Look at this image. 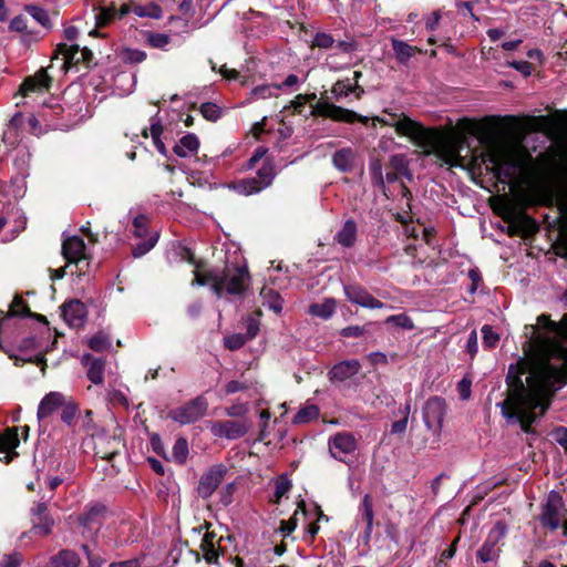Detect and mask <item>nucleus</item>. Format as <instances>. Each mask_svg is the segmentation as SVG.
<instances>
[{
	"label": "nucleus",
	"mask_w": 567,
	"mask_h": 567,
	"mask_svg": "<svg viewBox=\"0 0 567 567\" xmlns=\"http://www.w3.org/2000/svg\"><path fill=\"white\" fill-rule=\"evenodd\" d=\"M333 42L334 41H333L332 37L324 32L317 33L313 39V45L321 48V49L331 48Z\"/></svg>",
	"instance_id": "nucleus-54"
},
{
	"label": "nucleus",
	"mask_w": 567,
	"mask_h": 567,
	"mask_svg": "<svg viewBox=\"0 0 567 567\" xmlns=\"http://www.w3.org/2000/svg\"><path fill=\"white\" fill-rule=\"evenodd\" d=\"M146 43L152 48L165 50L171 43V38L165 33L148 32L146 34Z\"/></svg>",
	"instance_id": "nucleus-36"
},
{
	"label": "nucleus",
	"mask_w": 567,
	"mask_h": 567,
	"mask_svg": "<svg viewBox=\"0 0 567 567\" xmlns=\"http://www.w3.org/2000/svg\"><path fill=\"white\" fill-rule=\"evenodd\" d=\"M290 487V480L286 475L279 476L275 483V502L279 503L281 497L289 492Z\"/></svg>",
	"instance_id": "nucleus-43"
},
{
	"label": "nucleus",
	"mask_w": 567,
	"mask_h": 567,
	"mask_svg": "<svg viewBox=\"0 0 567 567\" xmlns=\"http://www.w3.org/2000/svg\"><path fill=\"white\" fill-rule=\"evenodd\" d=\"M337 240L346 247H350L354 244V224L352 220H348L344 224L343 228L337 235Z\"/></svg>",
	"instance_id": "nucleus-35"
},
{
	"label": "nucleus",
	"mask_w": 567,
	"mask_h": 567,
	"mask_svg": "<svg viewBox=\"0 0 567 567\" xmlns=\"http://www.w3.org/2000/svg\"><path fill=\"white\" fill-rule=\"evenodd\" d=\"M62 255L68 262H80L85 258V243L78 236L66 238L62 244Z\"/></svg>",
	"instance_id": "nucleus-15"
},
{
	"label": "nucleus",
	"mask_w": 567,
	"mask_h": 567,
	"mask_svg": "<svg viewBox=\"0 0 567 567\" xmlns=\"http://www.w3.org/2000/svg\"><path fill=\"white\" fill-rule=\"evenodd\" d=\"M319 416V409L315 404L301 408L293 417L295 424H306Z\"/></svg>",
	"instance_id": "nucleus-31"
},
{
	"label": "nucleus",
	"mask_w": 567,
	"mask_h": 567,
	"mask_svg": "<svg viewBox=\"0 0 567 567\" xmlns=\"http://www.w3.org/2000/svg\"><path fill=\"white\" fill-rule=\"evenodd\" d=\"M82 549L86 554L90 567H102L104 565V560L101 557L92 555L87 545H83Z\"/></svg>",
	"instance_id": "nucleus-61"
},
{
	"label": "nucleus",
	"mask_w": 567,
	"mask_h": 567,
	"mask_svg": "<svg viewBox=\"0 0 567 567\" xmlns=\"http://www.w3.org/2000/svg\"><path fill=\"white\" fill-rule=\"evenodd\" d=\"M532 156L514 146H499L488 153V162L502 182H516L526 171Z\"/></svg>",
	"instance_id": "nucleus-4"
},
{
	"label": "nucleus",
	"mask_w": 567,
	"mask_h": 567,
	"mask_svg": "<svg viewBox=\"0 0 567 567\" xmlns=\"http://www.w3.org/2000/svg\"><path fill=\"white\" fill-rule=\"evenodd\" d=\"M202 115L212 122L217 121L221 115V109L212 102H206L200 105Z\"/></svg>",
	"instance_id": "nucleus-42"
},
{
	"label": "nucleus",
	"mask_w": 567,
	"mask_h": 567,
	"mask_svg": "<svg viewBox=\"0 0 567 567\" xmlns=\"http://www.w3.org/2000/svg\"><path fill=\"white\" fill-rule=\"evenodd\" d=\"M19 445L17 429H9L0 436V460L10 463L18 453L14 451Z\"/></svg>",
	"instance_id": "nucleus-16"
},
{
	"label": "nucleus",
	"mask_w": 567,
	"mask_h": 567,
	"mask_svg": "<svg viewBox=\"0 0 567 567\" xmlns=\"http://www.w3.org/2000/svg\"><path fill=\"white\" fill-rule=\"evenodd\" d=\"M110 346L111 340L102 332L96 333L89 340V347L96 352L105 351Z\"/></svg>",
	"instance_id": "nucleus-40"
},
{
	"label": "nucleus",
	"mask_w": 567,
	"mask_h": 567,
	"mask_svg": "<svg viewBox=\"0 0 567 567\" xmlns=\"http://www.w3.org/2000/svg\"><path fill=\"white\" fill-rule=\"evenodd\" d=\"M275 177L271 163L265 162L254 177L245 178L235 185V189L243 195H251L268 187Z\"/></svg>",
	"instance_id": "nucleus-8"
},
{
	"label": "nucleus",
	"mask_w": 567,
	"mask_h": 567,
	"mask_svg": "<svg viewBox=\"0 0 567 567\" xmlns=\"http://www.w3.org/2000/svg\"><path fill=\"white\" fill-rule=\"evenodd\" d=\"M61 408V420L65 424L72 425L78 413V405L73 401H64V405Z\"/></svg>",
	"instance_id": "nucleus-45"
},
{
	"label": "nucleus",
	"mask_w": 567,
	"mask_h": 567,
	"mask_svg": "<svg viewBox=\"0 0 567 567\" xmlns=\"http://www.w3.org/2000/svg\"><path fill=\"white\" fill-rule=\"evenodd\" d=\"M539 520L544 527L550 530L563 527L564 534L567 535V508L557 492L549 493L546 503L543 505Z\"/></svg>",
	"instance_id": "nucleus-6"
},
{
	"label": "nucleus",
	"mask_w": 567,
	"mask_h": 567,
	"mask_svg": "<svg viewBox=\"0 0 567 567\" xmlns=\"http://www.w3.org/2000/svg\"><path fill=\"white\" fill-rule=\"evenodd\" d=\"M481 332L483 337V344L485 348L492 349L498 343L499 336L493 330L491 326H483Z\"/></svg>",
	"instance_id": "nucleus-44"
},
{
	"label": "nucleus",
	"mask_w": 567,
	"mask_h": 567,
	"mask_svg": "<svg viewBox=\"0 0 567 567\" xmlns=\"http://www.w3.org/2000/svg\"><path fill=\"white\" fill-rule=\"evenodd\" d=\"M247 338L243 334H231L224 339L225 347L229 350H238L246 343Z\"/></svg>",
	"instance_id": "nucleus-50"
},
{
	"label": "nucleus",
	"mask_w": 567,
	"mask_h": 567,
	"mask_svg": "<svg viewBox=\"0 0 567 567\" xmlns=\"http://www.w3.org/2000/svg\"><path fill=\"white\" fill-rule=\"evenodd\" d=\"M508 65L522 73L524 76H529L533 72L532 63L527 61H512L508 62Z\"/></svg>",
	"instance_id": "nucleus-56"
},
{
	"label": "nucleus",
	"mask_w": 567,
	"mask_h": 567,
	"mask_svg": "<svg viewBox=\"0 0 567 567\" xmlns=\"http://www.w3.org/2000/svg\"><path fill=\"white\" fill-rule=\"evenodd\" d=\"M305 80L296 74H289L280 84H277L278 90L297 91Z\"/></svg>",
	"instance_id": "nucleus-49"
},
{
	"label": "nucleus",
	"mask_w": 567,
	"mask_h": 567,
	"mask_svg": "<svg viewBox=\"0 0 567 567\" xmlns=\"http://www.w3.org/2000/svg\"><path fill=\"white\" fill-rule=\"evenodd\" d=\"M333 164L341 172H351L354 166V152L350 147L338 150L333 155Z\"/></svg>",
	"instance_id": "nucleus-25"
},
{
	"label": "nucleus",
	"mask_w": 567,
	"mask_h": 567,
	"mask_svg": "<svg viewBox=\"0 0 567 567\" xmlns=\"http://www.w3.org/2000/svg\"><path fill=\"white\" fill-rule=\"evenodd\" d=\"M199 141L195 134H187L183 136L178 143L175 144L173 151L179 157H187L198 151Z\"/></svg>",
	"instance_id": "nucleus-23"
},
{
	"label": "nucleus",
	"mask_w": 567,
	"mask_h": 567,
	"mask_svg": "<svg viewBox=\"0 0 567 567\" xmlns=\"http://www.w3.org/2000/svg\"><path fill=\"white\" fill-rule=\"evenodd\" d=\"M392 48L400 62H406L416 52L414 47L401 40H393Z\"/></svg>",
	"instance_id": "nucleus-33"
},
{
	"label": "nucleus",
	"mask_w": 567,
	"mask_h": 567,
	"mask_svg": "<svg viewBox=\"0 0 567 567\" xmlns=\"http://www.w3.org/2000/svg\"><path fill=\"white\" fill-rule=\"evenodd\" d=\"M59 54H62L64 58V63H79L81 61H87L92 55L91 51L86 48L80 50L78 44H65L61 43L56 49Z\"/></svg>",
	"instance_id": "nucleus-20"
},
{
	"label": "nucleus",
	"mask_w": 567,
	"mask_h": 567,
	"mask_svg": "<svg viewBox=\"0 0 567 567\" xmlns=\"http://www.w3.org/2000/svg\"><path fill=\"white\" fill-rule=\"evenodd\" d=\"M370 171L377 184L384 186L385 183L391 184L401 181L403 177L388 165L385 168V176L382 173V165L379 161H372Z\"/></svg>",
	"instance_id": "nucleus-22"
},
{
	"label": "nucleus",
	"mask_w": 567,
	"mask_h": 567,
	"mask_svg": "<svg viewBox=\"0 0 567 567\" xmlns=\"http://www.w3.org/2000/svg\"><path fill=\"white\" fill-rule=\"evenodd\" d=\"M245 389H247V385L245 383L236 381V380H233V381H229L225 385V393L226 394H234V393L243 391Z\"/></svg>",
	"instance_id": "nucleus-63"
},
{
	"label": "nucleus",
	"mask_w": 567,
	"mask_h": 567,
	"mask_svg": "<svg viewBox=\"0 0 567 567\" xmlns=\"http://www.w3.org/2000/svg\"><path fill=\"white\" fill-rule=\"evenodd\" d=\"M297 527V520L295 517L289 518L288 520H282L280 525V532L282 536L290 535Z\"/></svg>",
	"instance_id": "nucleus-60"
},
{
	"label": "nucleus",
	"mask_w": 567,
	"mask_h": 567,
	"mask_svg": "<svg viewBox=\"0 0 567 567\" xmlns=\"http://www.w3.org/2000/svg\"><path fill=\"white\" fill-rule=\"evenodd\" d=\"M144 560L145 554H142L138 557L132 559L111 563L109 567H142Z\"/></svg>",
	"instance_id": "nucleus-52"
},
{
	"label": "nucleus",
	"mask_w": 567,
	"mask_h": 567,
	"mask_svg": "<svg viewBox=\"0 0 567 567\" xmlns=\"http://www.w3.org/2000/svg\"><path fill=\"white\" fill-rule=\"evenodd\" d=\"M445 414V401L442 398H430L423 408V421L429 430L441 429Z\"/></svg>",
	"instance_id": "nucleus-12"
},
{
	"label": "nucleus",
	"mask_w": 567,
	"mask_h": 567,
	"mask_svg": "<svg viewBox=\"0 0 567 567\" xmlns=\"http://www.w3.org/2000/svg\"><path fill=\"white\" fill-rule=\"evenodd\" d=\"M226 467L221 464L210 467L202 477L197 487L200 497L208 498L224 480Z\"/></svg>",
	"instance_id": "nucleus-13"
},
{
	"label": "nucleus",
	"mask_w": 567,
	"mask_h": 567,
	"mask_svg": "<svg viewBox=\"0 0 567 567\" xmlns=\"http://www.w3.org/2000/svg\"><path fill=\"white\" fill-rule=\"evenodd\" d=\"M104 513L105 507L103 505H93L80 516L79 522L83 527L90 530H97Z\"/></svg>",
	"instance_id": "nucleus-21"
},
{
	"label": "nucleus",
	"mask_w": 567,
	"mask_h": 567,
	"mask_svg": "<svg viewBox=\"0 0 567 567\" xmlns=\"http://www.w3.org/2000/svg\"><path fill=\"white\" fill-rule=\"evenodd\" d=\"M555 441L567 451V429L558 427L554 432Z\"/></svg>",
	"instance_id": "nucleus-64"
},
{
	"label": "nucleus",
	"mask_w": 567,
	"mask_h": 567,
	"mask_svg": "<svg viewBox=\"0 0 567 567\" xmlns=\"http://www.w3.org/2000/svg\"><path fill=\"white\" fill-rule=\"evenodd\" d=\"M194 274L193 286L210 284L213 291L218 297H221L225 292L228 295H241L249 280L246 265L239 264H226L223 269H212L206 274L194 270Z\"/></svg>",
	"instance_id": "nucleus-2"
},
{
	"label": "nucleus",
	"mask_w": 567,
	"mask_h": 567,
	"mask_svg": "<svg viewBox=\"0 0 567 567\" xmlns=\"http://www.w3.org/2000/svg\"><path fill=\"white\" fill-rule=\"evenodd\" d=\"M25 12L32 17L40 25H42L45 29L51 28V20L48 14V12L38 6L34 4H27L24 7Z\"/></svg>",
	"instance_id": "nucleus-30"
},
{
	"label": "nucleus",
	"mask_w": 567,
	"mask_h": 567,
	"mask_svg": "<svg viewBox=\"0 0 567 567\" xmlns=\"http://www.w3.org/2000/svg\"><path fill=\"white\" fill-rule=\"evenodd\" d=\"M331 456L343 463H351L354 458V436L351 433L340 432L331 436L328 442Z\"/></svg>",
	"instance_id": "nucleus-10"
},
{
	"label": "nucleus",
	"mask_w": 567,
	"mask_h": 567,
	"mask_svg": "<svg viewBox=\"0 0 567 567\" xmlns=\"http://www.w3.org/2000/svg\"><path fill=\"white\" fill-rule=\"evenodd\" d=\"M317 100L316 93L311 94H298L295 100L291 102L293 110L298 113H302V110L307 103H310V114L313 116H322L328 117L334 121L348 122L352 123L354 121V112L343 109L341 106L334 105L328 101L319 100L315 104L313 101Z\"/></svg>",
	"instance_id": "nucleus-5"
},
{
	"label": "nucleus",
	"mask_w": 567,
	"mask_h": 567,
	"mask_svg": "<svg viewBox=\"0 0 567 567\" xmlns=\"http://www.w3.org/2000/svg\"><path fill=\"white\" fill-rule=\"evenodd\" d=\"M525 330L523 349L528 359L509 365L507 398L497 406L506 420L519 422L528 432L548 409L555 391L567 382V315L555 322L543 313Z\"/></svg>",
	"instance_id": "nucleus-1"
},
{
	"label": "nucleus",
	"mask_w": 567,
	"mask_h": 567,
	"mask_svg": "<svg viewBox=\"0 0 567 567\" xmlns=\"http://www.w3.org/2000/svg\"><path fill=\"white\" fill-rule=\"evenodd\" d=\"M330 379L334 383H343L354 375L353 361H343L336 364L330 371Z\"/></svg>",
	"instance_id": "nucleus-24"
},
{
	"label": "nucleus",
	"mask_w": 567,
	"mask_h": 567,
	"mask_svg": "<svg viewBox=\"0 0 567 567\" xmlns=\"http://www.w3.org/2000/svg\"><path fill=\"white\" fill-rule=\"evenodd\" d=\"M357 306L364 308H382L383 303L364 290L357 289Z\"/></svg>",
	"instance_id": "nucleus-38"
},
{
	"label": "nucleus",
	"mask_w": 567,
	"mask_h": 567,
	"mask_svg": "<svg viewBox=\"0 0 567 567\" xmlns=\"http://www.w3.org/2000/svg\"><path fill=\"white\" fill-rule=\"evenodd\" d=\"M361 511L363 518L367 522V532L370 533L373 524V509L370 497L368 495H365L362 501Z\"/></svg>",
	"instance_id": "nucleus-47"
},
{
	"label": "nucleus",
	"mask_w": 567,
	"mask_h": 567,
	"mask_svg": "<svg viewBox=\"0 0 567 567\" xmlns=\"http://www.w3.org/2000/svg\"><path fill=\"white\" fill-rule=\"evenodd\" d=\"M278 86L277 84H262L259 86H256L251 90L249 100L256 101L260 99H269L272 96H277L278 93Z\"/></svg>",
	"instance_id": "nucleus-34"
},
{
	"label": "nucleus",
	"mask_w": 567,
	"mask_h": 567,
	"mask_svg": "<svg viewBox=\"0 0 567 567\" xmlns=\"http://www.w3.org/2000/svg\"><path fill=\"white\" fill-rule=\"evenodd\" d=\"M259 417L261 420L258 441L262 442L268 436V424L270 420V412L268 410H262L259 414Z\"/></svg>",
	"instance_id": "nucleus-51"
},
{
	"label": "nucleus",
	"mask_w": 567,
	"mask_h": 567,
	"mask_svg": "<svg viewBox=\"0 0 567 567\" xmlns=\"http://www.w3.org/2000/svg\"><path fill=\"white\" fill-rule=\"evenodd\" d=\"M146 59V53L142 50L130 49L124 53V60L131 63H141Z\"/></svg>",
	"instance_id": "nucleus-55"
},
{
	"label": "nucleus",
	"mask_w": 567,
	"mask_h": 567,
	"mask_svg": "<svg viewBox=\"0 0 567 567\" xmlns=\"http://www.w3.org/2000/svg\"><path fill=\"white\" fill-rule=\"evenodd\" d=\"M51 79L44 69H40L34 75L27 78L21 84L20 92L27 96L32 92H44L50 87Z\"/></svg>",
	"instance_id": "nucleus-17"
},
{
	"label": "nucleus",
	"mask_w": 567,
	"mask_h": 567,
	"mask_svg": "<svg viewBox=\"0 0 567 567\" xmlns=\"http://www.w3.org/2000/svg\"><path fill=\"white\" fill-rule=\"evenodd\" d=\"M507 533L506 524L502 520L495 523L489 530L482 547L477 550V558L482 563L495 561L501 554L502 540Z\"/></svg>",
	"instance_id": "nucleus-7"
},
{
	"label": "nucleus",
	"mask_w": 567,
	"mask_h": 567,
	"mask_svg": "<svg viewBox=\"0 0 567 567\" xmlns=\"http://www.w3.org/2000/svg\"><path fill=\"white\" fill-rule=\"evenodd\" d=\"M86 307L80 300H70L62 306L64 321L72 328H80L86 320Z\"/></svg>",
	"instance_id": "nucleus-14"
},
{
	"label": "nucleus",
	"mask_w": 567,
	"mask_h": 567,
	"mask_svg": "<svg viewBox=\"0 0 567 567\" xmlns=\"http://www.w3.org/2000/svg\"><path fill=\"white\" fill-rule=\"evenodd\" d=\"M250 429V422L247 420L240 421H215L209 425L212 434L216 437L237 440L246 435Z\"/></svg>",
	"instance_id": "nucleus-11"
},
{
	"label": "nucleus",
	"mask_w": 567,
	"mask_h": 567,
	"mask_svg": "<svg viewBox=\"0 0 567 567\" xmlns=\"http://www.w3.org/2000/svg\"><path fill=\"white\" fill-rule=\"evenodd\" d=\"M188 455V443L185 439H178L173 446L174 460L183 464Z\"/></svg>",
	"instance_id": "nucleus-41"
},
{
	"label": "nucleus",
	"mask_w": 567,
	"mask_h": 567,
	"mask_svg": "<svg viewBox=\"0 0 567 567\" xmlns=\"http://www.w3.org/2000/svg\"><path fill=\"white\" fill-rule=\"evenodd\" d=\"M65 396L60 392L48 393L39 403L37 416L42 421L64 405Z\"/></svg>",
	"instance_id": "nucleus-18"
},
{
	"label": "nucleus",
	"mask_w": 567,
	"mask_h": 567,
	"mask_svg": "<svg viewBox=\"0 0 567 567\" xmlns=\"http://www.w3.org/2000/svg\"><path fill=\"white\" fill-rule=\"evenodd\" d=\"M386 322H392L398 327L409 329V330L413 329V327H414L412 320L405 315L390 316L386 319Z\"/></svg>",
	"instance_id": "nucleus-53"
},
{
	"label": "nucleus",
	"mask_w": 567,
	"mask_h": 567,
	"mask_svg": "<svg viewBox=\"0 0 567 567\" xmlns=\"http://www.w3.org/2000/svg\"><path fill=\"white\" fill-rule=\"evenodd\" d=\"M82 363L87 367L86 375L94 384L104 382L105 361L86 353L82 357Z\"/></svg>",
	"instance_id": "nucleus-19"
},
{
	"label": "nucleus",
	"mask_w": 567,
	"mask_h": 567,
	"mask_svg": "<svg viewBox=\"0 0 567 567\" xmlns=\"http://www.w3.org/2000/svg\"><path fill=\"white\" fill-rule=\"evenodd\" d=\"M157 239H158L157 233L151 234L146 240L138 243L133 248V256L136 258L144 256L146 252H148L155 246V244L157 243Z\"/></svg>",
	"instance_id": "nucleus-39"
},
{
	"label": "nucleus",
	"mask_w": 567,
	"mask_h": 567,
	"mask_svg": "<svg viewBox=\"0 0 567 567\" xmlns=\"http://www.w3.org/2000/svg\"><path fill=\"white\" fill-rule=\"evenodd\" d=\"M51 565L52 567H79L80 557L75 551L64 549L52 557Z\"/></svg>",
	"instance_id": "nucleus-26"
},
{
	"label": "nucleus",
	"mask_w": 567,
	"mask_h": 567,
	"mask_svg": "<svg viewBox=\"0 0 567 567\" xmlns=\"http://www.w3.org/2000/svg\"><path fill=\"white\" fill-rule=\"evenodd\" d=\"M22 563V556L19 553L4 555L0 567H18Z\"/></svg>",
	"instance_id": "nucleus-57"
},
{
	"label": "nucleus",
	"mask_w": 567,
	"mask_h": 567,
	"mask_svg": "<svg viewBox=\"0 0 567 567\" xmlns=\"http://www.w3.org/2000/svg\"><path fill=\"white\" fill-rule=\"evenodd\" d=\"M133 231L136 237H144L147 233L146 219L143 216L136 217L133 221Z\"/></svg>",
	"instance_id": "nucleus-58"
},
{
	"label": "nucleus",
	"mask_w": 567,
	"mask_h": 567,
	"mask_svg": "<svg viewBox=\"0 0 567 567\" xmlns=\"http://www.w3.org/2000/svg\"><path fill=\"white\" fill-rule=\"evenodd\" d=\"M202 549L204 551V558L209 564H216L219 557V550L214 546L212 542L205 537L204 543L202 545Z\"/></svg>",
	"instance_id": "nucleus-46"
},
{
	"label": "nucleus",
	"mask_w": 567,
	"mask_h": 567,
	"mask_svg": "<svg viewBox=\"0 0 567 567\" xmlns=\"http://www.w3.org/2000/svg\"><path fill=\"white\" fill-rule=\"evenodd\" d=\"M116 17V12L114 8L109 7H100L97 9V12L94 16L95 19V29L91 30L89 32L90 35H96L97 34V28H104L109 25Z\"/></svg>",
	"instance_id": "nucleus-29"
},
{
	"label": "nucleus",
	"mask_w": 567,
	"mask_h": 567,
	"mask_svg": "<svg viewBox=\"0 0 567 567\" xmlns=\"http://www.w3.org/2000/svg\"><path fill=\"white\" fill-rule=\"evenodd\" d=\"M9 312L12 317L25 316L29 312L22 297L16 296L10 305Z\"/></svg>",
	"instance_id": "nucleus-48"
},
{
	"label": "nucleus",
	"mask_w": 567,
	"mask_h": 567,
	"mask_svg": "<svg viewBox=\"0 0 567 567\" xmlns=\"http://www.w3.org/2000/svg\"><path fill=\"white\" fill-rule=\"evenodd\" d=\"M393 126L400 135L408 136L415 145L426 154L436 153L444 157V146L440 134L433 130L425 128L421 123L401 114H390L389 120L382 121Z\"/></svg>",
	"instance_id": "nucleus-3"
},
{
	"label": "nucleus",
	"mask_w": 567,
	"mask_h": 567,
	"mask_svg": "<svg viewBox=\"0 0 567 567\" xmlns=\"http://www.w3.org/2000/svg\"><path fill=\"white\" fill-rule=\"evenodd\" d=\"M27 28H28L27 18L24 16H22V14L14 17L10 21V29L11 30H14V31H18V32H23V31L27 30Z\"/></svg>",
	"instance_id": "nucleus-59"
},
{
	"label": "nucleus",
	"mask_w": 567,
	"mask_h": 567,
	"mask_svg": "<svg viewBox=\"0 0 567 567\" xmlns=\"http://www.w3.org/2000/svg\"><path fill=\"white\" fill-rule=\"evenodd\" d=\"M354 91V85L350 79L338 80L333 85L331 93L337 102H342L350 93Z\"/></svg>",
	"instance_id": "nucleus-32"
},
{
	"label": "nucleus",
	"mask_w": 567,
	"mask_h": 567,
	"mask_svg": "<svg viewBox=\"0 0 567 567\" xmlns=\"http://www.w3.org/2000/svg\"><path fill=\"white\" fill-rule=\"evenodd\" d=\"M389 166L406 181L410 182L413 179V174L409 168V159L404 154L392 155L389 162Z\"/></svg>",
	"instance_id": "nucleus-28"
},
{
	"label": "nucleus",
	"mask_w": 567,
	"mask_h": 567,
	"mask_svg": "<svg viewBox=\"0 0 567 567\" xmlns=\"http://www.w3.org/2000/svg\"><path fill=\"white\" fill-rule=\"evenodd\" d=\"M208 409L204 396H197L187 404L169 411V417L181 424H189L200 419Z\"/></svg>",
	"instance_id": "nucleus-9"
},
{
	"label": "nucleus",
	"mask_w": 567,
	"mask_h": 567,
	"mask_svg": "<svg viewBox=\"0 0 567 567\" xmlns=\"http://www.w3.org/2000/svg\"><path fill=\"white\" fill-rule=\"evenodd\" d=\"M336 310V302L333 299H326L322 302H316L309 306L308 312L311 316L320 319H329Z\"/></svg>",
	"instance_id": "nucleus-27"
},
{
	"label": "nucleus",
	"mask_w": 567,
	"mask_h": 567,
	"mask_svg": "<svg viewBox=\"0 0 567 567\" xmlns=\"http://www.w3.org/2000/svg\"><path fill=\"white\" fill-rule=\"evenodd\" d=\"M259 331V321L256 318L249 317L247 319V337L252 339Z\"/></svg>",
	"instance_id": "nucleus-62"
},
{
	"label": "nucleus",
	"mask_w": 567,
	"mask_h": 567,
	"mask_svg": "<svg viewBox=\"0 0 567 567\" xmlns=\"http://www.w3.org/2000/svg\"><path fill=\"white\" fill-rule=\"evenodd\" d=\"M53 525V518L49 515H44L43 517H39L38 520H33L31 530L39 535H49Z\"/></svg>",
	"instance_id": "nucleus-37"
}]
</instances>
